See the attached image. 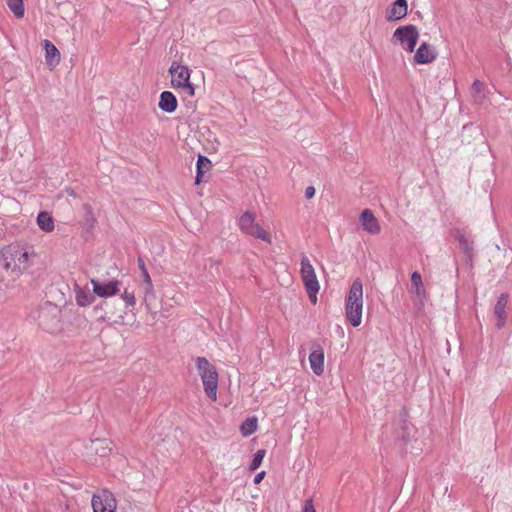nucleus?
Instances as JSON below:
<instances>
[{"label": "nucleus", "instance_id": "obj_1", "mask_svg": "<svg viewBox=\"0 0 512 512\" xmlns=\"http://www.w3.org/2000/svg\"><path fill=\"white\" fill-rule=\"evenodd\" d=\"M0 265L6 271L19 275L29 267L28 251L19 245H10L2 250Z\"/></svg>", "mask_w": 512, "mask_h": 512}, {"label": "nucleus", "instance_id": "obj_2", "mask_svg": "<svg viewBox=\"0 0 512 512\" xmlns=\"http://www.w3.org/2000/svg\"><path fill=\"white\" fill-rule=\"evenodd\" d=\"M346 316L354 327H358L362 322L363 311V285L360 279H355L350 287L346 299Z\"/></svg>", "mask_w": 512, "mask_h": 512}, {"label": "nucleus", "instance_id": "obj_3", "mask_svg": "<svg viewBox=\"0 0 512 512\" xmlns=\"http://www.w3.org/2000/svg\"><path fill=\"white\" fill-rule=\"evenodd\" d=\"M196 368L201 378L204 392L212 401L217 400L218 372L216 367L205 357L196 359Z\"/></svg>", "mask_w": 512, "mask_h": 512}, {"label": "nucleus", "instance_id": "obj_4", "mask_svg": "<svg viewBox=\"0 0 512 512\" xmlns=\"http://www.w3.org/2000/svg\"><path fill=\"white\" fill-rule=\"evenodd\" d=\"M169 73L171 74L173 88L180 89L187 96L194 95V86L190 82V70L187 66L173 62L169 68Z\"/></svg>", "mask_w": 512, "mask_h": 512}, {"label": "nucleus", "instance_id": "obj_5", "mask_svg": "<svg viewBox=\"0 0 512 512\" xmlns=\"http://www.w3.org/2000/svg\"><path fill=\"white\" fill-rule=\"evenodd\" d=\"M301 277L310 300L315 303L320 285L315 270L307 256H302L301 258Z\"/></svg>", "mask_w": 512, "mask_h": 512}, {"label": "nucleus", "instance_id": "obj_6", "mask_svg": "<svg viewBox=\"0 0 512 512\" xmlns=\"http://www.w3.org/2000/svg\"><path fill=\"white\" fill-rule=\"evenodd\" d=\"M239 228L245 234L261 239L269 244L272 242L271 236L255 222V217L250 212H245L241 215L239 218Z\"/></svg>", "mask_w": 512, "mask_h": 512}, {"label": "nucleus", "instance_id": "obj_7", "mask_svg": "<svg viewBox=\"0 0 512 512\" xmlns=\"http://www.w3.org/2000/svg\"><path fill=\"white\" fill-rule=\"evenodd\" d=\"M393 39L406 51L413 52L419 39V32L414 25L402 26L394 31Z\"/></svg>", "mask_w": 512, "mask_h": 512}, {"label": "nucleus", "instance_id": "obj_8", "mask_svg": "<svg viewBox=\"0 0 512 512\" xmlns=\"http://www.w3.org/2000/svg\"><path fill=\"white\" fill-rule=\"evenodd\" d=\"M92 508L93 512H115L116 499L110 491L103 489L93 495Z\"/></svg>", "mask_w": 512, "mask_h": 512}, {"label": "nucleus", "instance_id": "obj_9", "mask_svg": "<svg viewBox=\"0 0 512 512\" xmlns=\"http://www.w3.org/2000/svg\"><path fill=\"white\" fill-rule=\"evenodd\" d=\"M90 283L92 284L93 293L101 298L114 296L120 291V282L118 280L99 281L91 279Z\"/></svg>", "mask_w": 512, "mask_h": 512}, {"label": "nucleus", "instance_id": "obj_10", "mask_svg": "<svg viewBox=\"0 0 512 512\" xmlns=\"http://www.w3.org/2000/svg\"><path fill=\"white\" fill-rule=\"evenodd\" d=\"M45 51V65L50 71H53L60 63L61 55L57 47L49 40L43 41Z\"/></svg>", "mask_w": 512, "mask_h": 512}, {"label": "nucleus", "instance_id": "obj_11", "mask_svg": "<svg viewBox=\"0 0 512 512\" xmlns=\"http://www.w3.org/2000/svg\"><path fill=\"white\" fill-rule=\"evenodd\" d=\"M360 223L363 229L373 235L379 234L381 226L371 210L365 209L360 215Z\"/></svg>", "mask_w": 512, "mask_h": 512}, {"label": "nucleus", "instance_id": "obj_12", "mask_svg": "<svg viewBox=\"0 0 512 512\" xmlns=\"http://www.w3.org/2000/svg\"><path fill=\"white\" fill-rule=\"evenodd\" d=\"M436 56V50L432 45L422 43L414 55V60L417 64H428L431 63Z\"/></svg>", "mask_w": 512, "mask_h": 512}, {"label": "nucleus", "instance_id": "obj_13", "mask_svg": "<svg viewBox=\"0 0 512 512\" xmlns=\"http://www.w3.org/2000/svg\"><path fill=\"white\" fill-rule=\"evenodd\" d=\"M410 292L414 295L415 299L422 304L426 298L427 292L424 287L421 274L417 271L411 274V287Z\"/></svg>", "mask_w": 512, "mask_h": 512}, {"label": "nucleus", "instance_id": "obj_14", "mask_svg": "<svg viewBox=\"0 0 512 512\" xmlns=\"http://www.w3.org/2000/svg\"><path fill=\"white\" fill-rule=\"evenodd\" d=\"M508 301H509V295L507 293H502L499 296L497 303L494 307V314L497 318V327L499 329L502 328L506 323V319H507L506 307H507Z\"/></svg>", "mask_w": 512, "mask_h": 512}, {"label": "nucleus", "instance_id": "obj_15", "mask_svg": "<svg viewBox=\"0 0 512 512\" xmlns=\"http://www.w3.org/2000/svg\"><path fill=\"white\" fill-rule=\"evenodd\" d=\"M408 4L406 0H396L387 10L386 19L388 21H396L407 15Z\"/></svg>", "mask_w": 512, "mask_h": 512}, {"label": "nucleus", "instance_id": "obj_16", "mask_svg": "<svg viewBox=\"0 0 512 512\" xmlns=\"http://www.w3.org/2000/svg\"><path fill=\"white\" fill-rule=\"evenodd\" d=\"M86 449L89 455H98L101 458L107 457L111 452L109 441L107 439L93 440Z\"/></svg>", "mask_w": 512, "mask_h": 512}, {"label": "nucleus", "instance_id": "obj_17", "mask_svg": "<svg viewBox=\"0 0 512 512\" xmlns=\"http://www.w3.org/2000/svg\"><path fill=\"white\" fill-rule=\"evenodd\" d=\"M309 363L312 371L320 376L324 372V352L322 349L314 350L309 355Z\"/></svg>", "mask_w": 512, "mask_h": 512}, {"label": "nucleus", "instance_id": "obj_18", "mask_svg": "<svg viewBox=\"0 0 512 512\" xmlns=\"http://www.w3.org/2000/svg\"><path fill=\"white\" fill-rule=\"evenodd\" d=\"M158 106L162 111L172 113L177 108V99L173 93L164 91L160 95Z\"/></svg>", "mask_w": 512, "mask_h": 512}, {"label": "nucleus", "instance_id": "obj_19", "mask_svg": "<svg viewBox=\"0 0 512 512\" xmlns=\"http://www.w3.org/2000/svg\"><path fill=\"white\" fill-rule=\"evenodd\" d=\"M75 299L77 305L81 307H87L91 305L95 300V294L90 292L89 288H82L79 286L75 287Z\"/></svg>", "mask_w": 512, "mask_h": 512}, {"label": "nucleus", "instance_id": "obj_20", "mask_svg": "<svg viewBox=\"0 0 512 512\" xmlns=\"http://www.w3.org/2000/svg\"><path fill=\"white\" fill-rule=\"evenodd\" d=\"M36 222L39 228L46 233L52 232L55 228L54 218L46 211H42L37 215Z\"/></svg>", "mask_w": 512, "mask_h": 512}, {"label": "nucleus", "instance_id": "obj_21", "mask_svg": "<svg viewBox=\"0 0 512 512\" xmlns=\"http://www.w3.org/2000/svg\"><path fill=\"white\" fill-rule=\"evenodd\" d=\"M456 239L459 242L460 248L471 257L473 251V241L470 239L468 235L464 232L457 231L455 235Z\"/></svg>", "mask_w": 512, "mask_h": 512}, {"label": "nucleus", "instance_id": "obj_22", "mask_svg": "<svg viewBox=\"0 0 512 512\" xmlns=\"http://www.w3.org/2000/svg\"><path fill=\"white\" fill-rule=\"evenodd\" d=\"M211 162L205 156H199L197 160V175L195 182L199 184L202 181V175L210 169Z\"/></svg>", "mask_w": 512, "mask_h": 512}, {"label": "nucleus", "instance_id": "obj_23", "mask_svg": "<svg viewBox=\"0 0 512 512\" xmlns=\"http://www.w3.org/2000/svg\"><path fill=\"white\" fill-rule=\"evenodd\" d=\"M258 420L256 417L247 418L241 425L240 431L244 437L253 434L257 429Z\"/></svg>", "mask_w": 512, "mask_h": 512}, {"label": "nucleus", "instance_id": "obj_24", "mask_svg": "<svg viewBox=\"0 0 512 512\" xmlns=\"http://www.w3.org/2000/svg\"><path fill=\"white\" fill-rule=\"evenodd\" d=\"M6 3L9 9L17 18L24 16L23 0H6Z\"/></svg>", "mask_w": 512, "mask_h": 512}, {"label": "nucleus", "instance_id": "obj_25", "mask_svg": "<svg viewBox=\"0 0 512 512\" xmlns=\"http://www.w3.org/2000/svg\"><path fill=\"white\" fill-rule=\"evenodd\" d=\"M265 454H266V451L261 449V450H258L255 454H254V457L249 465V469L251 471H255L262 463L264 457H265Z\"/></svg>", "mask_w": 512, "mask_h": 512}, {"label": "nucleus", "instance_id": "obj_26", "mask_svg": "<svg viewBox=\"0 0 512 512\" xmlns=\"http://www.w3.org/2000/svg\"><path fill=\"white\" fill-rule=\"evenodd\" d=\"M144 300L147 301L149 297H154V288L152 281L143 284Z\"/></svg>", "mask_w": 512, "mask_h": 512}, {"label": "nucleus", "instance_id": "obj_27", "mask_svg": "<svg viewBox=\"0 0 512 512\" xmlns=\"http://www.w3.org/2000/svg\"><path fill=\"white\" fill-rule=\"evenodd\" d=\"M123 300L130 306H134L136 303V299L133 293H129L125 291L122 295Z\"/></svg>", "mask_w": 512, "mask_h": 512}, {"label": "nucleus", "instance_id": "obj_28", "mask_svg": "<svg viewBox=\"0 0 512 512\" xmlns=\"http://www.w3.org/2000/svg\"><path fill=\"white\" fill-rule=\"evenodd\" d=\"M303 512H316L312 499H308L305 501L303 506Z\"/></svg>", "mask_w": 512, "mask_h": 512}, {"label": "nucleus", "instance_id": "obj_29", "mask_svg": "<svg viewBox=\"0 0 512 512\" xmlns=\"http://www.w3.org/2000/svg\"><path fill=\"white\" fill-rule=\"evenodd\" d=\"M314 195H315V188H314V187H312V186H308V187L306 188V190H305V196H306V198L311 199V198H313V197H314Z\"/></svg>", "mask_w": 512, "mask_h": 512}, {"label": "nucleus", "instance_id": "obj_30", "mask_svg": "<svg viewBox=\"0 0 512 512\" xmlns=\"http://www.w3.org/2000/svg\"><path fill=\"white\" fill-rule=\"evenodd\" d=\"M264 476H265V472L264 471L256 474L255 477H254V483L255 484H259L263 480Z\"/></svg>", "mask_w": 512, "mask_h": 512}, {"label": "nucleus", "instance_id": "obj_31", "mask_svg": "<svg viewBox=\"0 0 512 512\" xmlns=\"http://www.w3.org/2000/svg\"><path fill=\"white\" fill-rule=\"evenodd\" d=\"M142 276H143L144 283L152 281L147 270H144V272L142 273Z\"/></svg>", "mask_w": 512, "mask_h": 512}, {"label": "nucleus", "instance_id": "obj_32", "mask_svg": "<svg viewBox=\"0 0 512 512\" xmlns=\"http://www.w3.org/2000/svg\"><path fill=\"white\" fill-rule=\"evenodd\" d=\"M138 264H139V268L142 273L144 272V270H147L145 267L144 261L141 258L138 259Z\"/></svg>", "mask_w": 512, "mask_h": 512}, {"label": "nucleus", "instance_id": "obj_33", "mask_svg": "<svg viewBox=\"0 0 512 512\" xmlns=\"http://www.w3.org/2000/svg\"><path fill=\"white\" fill-rule=\"evenodd\" d=\"M479 86H480V82H479V81H475V82L473 83V87H475V88H479Z\"/></svg>", "mask_w": 512, "mask_h": 512}]
</instances>
